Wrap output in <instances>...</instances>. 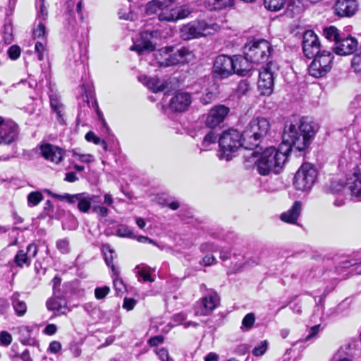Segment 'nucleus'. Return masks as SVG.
Wrapping results in <instances>:
<instances>
[{"label":"nucleus","mask_w":361,"mask_h":361,"mask_svg":"<svg viewBox=\"0 0 361 361\" xmlns=\"http://www.w3.org/2000/svg\"><path fill=\"white\" fill-rule=\"evenodd\" d=\"M242 133L235 130L229 129L224 131L219 139L220 147V159L229 161L232 159L234 154L240 147H244Z\"/></svg>","instance_id":"4"},{"label":"nucleus","mask_w":361,"mask_h":361,"mask_svg":"<svg viewBox=\"0 0 361 361\" xmlns=\"http://www.w3.org/2000/svg\"><path fill=\"white\" fill-rule=\"evenodd\" d=\"M267 157V153L264 150L262 152L252 151L245 157V164L247 167L255 166L257 172L262 176H267L271 173H275V168L272 162Z\"/></svg>","instance_id":"7"},{"label":"nucleus","mask_w":361,"mask_h":361,"mask_svg":"<svg viewBox=\"0 0 361 361\" xmlns=\"http://www.w3.org/2000/svg\"><path fill=\"white\" fill-rule=\"evenodd\" d=\"M317 132V126L307 118L293 117L285 126L282 145L288 146V151L305 150Z\"/></svg>","instance_id":"1"},{"label":"nucleus","mask_w":361,"mask_h":361,"mask_svg":"<svg viewBox=\"0 0 361 361\" xmlns=\"http://www.w3.org/2000/svg\"><path fill=\"white\" fill-rule=\"evenodd\" d=\"M317 176V171L311 164H303L295 176V187L302 191L310 190L315 183Z\"/></svg>","instance_id":"8"},{"label":"nucleus","mask_w":361,"mask_h":361,"mask_svg":"<svg viewBox=\"0 0 361 361\" xmlns=\"http://www.w3.org/2000/svg\"><path fill=\"white\" fill-rule=\"evenodd\" d=\"M191 102V96L189 93L180 92L171 99L169 108L174 111L183 112L188 109Z\"/></svg>","instance_id":"22"},{"label":"nucleus","mask_w":361,"mask_h":361,"mask_svg":"<svg viewBox=\"0 0 361 361\" xmlns=\"http://www.w3.org/2000/svg\"><path fill=\"white\" fill-rule=\"evenodd\" d=\"M153 32L145 31L140 35V39L131 47L130 49L137 51L139 54L152 51L155 45L152 43Z\"/></svg>","instance_id":"19"},{"label":"nucleus","mask_w":361,"mask_h":361,"mask_svg":"<svg viewBox=\"0 0 361 361\" xmlns=\"http://www.w3.org/2000/svg\"><path fill=\"white\" fill-rule=\"evenodd\" d=\"M210 10H219L225 7L232 6L234 0H207Z\"/></svg>","instance_id":"33"},{"label":"nucleus","mask_w":361,"mask_h":361,"mask_svg":"<svg viewBox=\"0 0 361 361\" xmlns=\"http://www.w3.org/2000/svg\"><path fill=\"white\" fill-rule=\"evenodd\" d=\"M136 304V300L133 298H125L123 307L127 310H132Z\"/></svg>","instance_id":"61"},{"label":"nucleus","mask_w":361,"mask_h":361,"mask_svg":"<svg viewBox=\"0 0 361 361\" xmlns=\"http://www.w3.org/2000/svg\"><path fill=\"white\" fill-rule=\"evenodd\" d=\"M244 54L252 63H262L271 54V45L265 39H252L245 44Z\"/></svg>","instance_id":"6"},{"label":"nucleus","mask_w":361,"mask_h":361,"mask_svg":"<svg viewBox=\"0 0 361 361\" xmlns=\"http://www.w3.org/2000/svg\"><path fill=\"white\" fill-rule=\"evenodd\" d=\"M156 57L160 66L164 67L192 62L195 59L193 51L186 47L176 49L171 47L161 48L156 54Z\"/></svg>","instance_id":"2"},{"label":"nucleus","mask_w":361,"mask_h":361,"mask_svg":"<svg viewBox=\"0 0 361 361\" xmlns=\"http://www.w3.org/2000/svg\"><path fill=\"white\" fill-rule=\"evenodd\" d=\"M302 49L305 55L312 59L319 54L320 43L316 34L312 30L305 32L302 39Z\"/></svg>","instance_id":"14"},{"label":"nucleus","mask_w":361,"mask_h":361,"mask_svg":"<svg viewBox=\"0 0 361 361\" xmlns=\"http://www.w3.org/2000/svg\"><path fill=\"white\" fill-rule=\"evenodd\" d=\"M267 157L274 165L275 173H279L286 163L289 154L288 146L281 144L278 148L269 147L264 149Z\"/></svg>","instance_id":"12"},{"label":"nucleus","mask_w":361,"mask_h":361,"mask_svg":"<svg viewBox=\"0 0 361 361\" xmlns=\"http://www.w3.org/2000/svg\"><path fill=\"white\" fill-rule=\"evenodd\" d=\"M163 0H152L145 6V13L147 15L157 14L160 12Z\"/></svg>","instance_id":"35"},{"label":"nucleus","mask_w":361,"mask_h":361,"mask_svg":"<svg viewBox=\"0 0 361 361\" xmlns=\"http://www.w3.org/2000/svg\"><path fill=\"white\" fill-rule=\"evenodd\" d=\"M93 212H96L102 217H105L109 214V209L103 206L95 205L92 207Z\"/></svg>","instance_id":"58"},{"label":"nucleus","mask_w":361,"mask_h":361,"mask_svg":"<svg viewBox=\"0 0 361 361\" xmlns=\"http://www.w3.org/2000/svg\"><path fill=\"white\" fill-rule=\"evenodd\" d=\"M302 208V202L300 201H295L290 209L281 214V220L288 224H296L300 215Z\"/></svg>","instance_id":"25"},{"label":"nucleus","mask_w":361,"mask_h":361,"mask_svg":"<svg viewBox=\"0 0 361 361\" xmlns=\"http://www.w3.org/2000/svg\"><path fill=\"white\" fill-rule=\"evenodd\" d=\"M324 36L329 40L334 42L335 44L336 41L340 38V35L338 29L334 26H330L328 27H325L323 30Z\"/></svg>","instance_id":"36"},{"label":"nucleus","mask_w":361,"mask_h":361,"mask_svg":"<svg viewBox=\"0 0 361 361\" xmlns=\"http://www.w3.org/2000/svg\"><path fill=\"white\" fill-rule=\"evenodd\" d=\"M25 252H27V255L29 256L30 259L34 258L37 253V247L36 245L33 243L29 244L27 247Z\"/></svg>","instance_id":"59"},{"label":"nucleus","mask_w":361,"mask_h":361,"mask_svg":"<svg viewBox=\"0 0 361 361\" xmlns=\"http://www.w3.org/2000/svg\"><path fill=\"white\" fill-rule=\"evenodd\" d=\"M345 187L350 190V195L357 201L361 200V169L356 167L348 175L345 181Z\"/></svg>","instance_id":"16"},{"label":"nucleus","mask_w":361,"mask_h":361,"mask_svg":"<svg viewBox=\"0 0 361 361\" xmlns=\"http://www.w3.org/2000/svg\"><path fill=\"white\" fill-rule=\"evenodd\" d=\"M20 48L17 45H12L8 50V54L11 60H16L20 55Z\"/></svg>","instance_id":"50"},{"label":"nucleus","mask_w":361,"mask_h":361,"mask_svg":"<svg viewBox=\"0 0 361 361\" xmlns=\"http://www.w3.org/2000/svg\"><path fill=\"white\" fill-rule=\"evenodd\" d=\"M116 235L119 237L129 238L132 239L136 238L134 232L126 225H121L116 231Z\"/></svg>","instance_id":"42"},{"label":"nucleus","mask_w":361,"mask_h":361,"mask_svg":"<svg viewBox=\"0 0 361 361\" xmlns=\"http://www.w3.org/2000/svg\"><path fill=\"white\" fill-rule=\"evenodd\" d=\"M53 197L59 200H66L70 204L78 203V209L80 212L87 213L91 207V203L94 200V195H87L85 193H78L70 195L65 193L64 195H53Z\"/></svg>","instance_id":"13"},{"label":"nucleus","mask_w":361,"mask_h":361,"mask_svg":"<svg viewBox=\"0 0 361 361\" xmlns=\"http://www.w3.org/2000/svg\"><path fill=\"white\" fill-rule=\"evenodd\" d=\"M216 262V258L213 255H206L202 259L200 264H204L205 267L210 266Z\"/></svg>","instance_id":"63"},{"label":"nucleus","mask_w":361,"mask_h":361,"mask_svg":"<svg viewBox=\"0 0 361 361\" xmlns=\"http://www.w3.org/2000/svg\"><path fill=\"white\" fill-rule=\"evenodd\" d=\"M250 90V85L246 80H242L239 82L237 92L240 94H245Z\"/></svg>","instance_id":"56"},{"label":"nucleus","mask_w":361,"mask_h":361,"mask_svg":"<svg viewBox=\"0 0 361 361\" xmlns=\"http://www.w3.org/2000/svg\"><path fill=\"white\" fill-rule=\"evenodd\" d=\"M219 27L215 23H207L204 20H196L182 26L180 36L183 40H190L212 34Z\"/></svg>","instance_id":"5"},{"label":"nucleus","mask_w":361,"mask_h":361,"mask_svg":"<svg viewBox=\"0 0 361 361\" xmlns=\"http://www.w3.org/2000/svg\"><path fill=\"white\" fill-rule=\"evenodd\" d=\"M255 322L254 313L247 314L243 319L241 329L243 331H249L252 329Z\"/></svg>","instance_id":"41"},{"label":"nucleus","mask_w":361,"mask_h":361,"mask_svg":"<svg viewBox=\"0 0 361 361\" xmlns=\"http://www.w3.org/2000/svg\"><path fill=\"white\" fill-rule=\"evenodd\" d=\"M219 302V297L213 290L198 300L194 307L195 314L200 316H206L216 307Z\"/></svg>","instance_id":"11"},{"label":"nucleus","mask_w":361,"mask_h":361,"mask_svg":"<svg viewBox=\"0 0 361 361\" xmlns=\"http://www.w3.org/2000/svg\"><path fill=\"white\" fill-rule=\"evenodd\" d=\"M4 40L5 44H9L13 41V36H12V27L11 25H5L4 26Z\"/></svg>","instance_id":"54"},{"label":"nucleus","mask_w":361,"mask_h":361,"mask_svg":"<svg viewBox=\"0 0 361 361\" xmlns=\"http://www.w3.org/2000/svg\"><path fill=\"white\" fill-rule=\"evenodd\" d=\"M138 80L153 92L163 91L166 88L164 82L156 77L149 78L142 75L138 78Z\"/></svg>","instance_id":"27"},{"label":"nucleus","mask_w":361,"mask_h":361,"mask_svg":"<svg viewBox=\"0 0 361 361\" xmlns=\"http://www.w3.org/2000/svg\"><path fill=\"white\" fill-rule=\"evenodd\" d=\"M19 295L16 293L12 295V305L16 314L19 317L24 315L27 311L26 303L18 299Z\"/></svg>","instance_id":"31"},{"label":"nucleus","mask_w":361,"mask_h":361,"mask_svg":"<svg viewBox=\"0 0 361 361\" xmlns=\"http://www.w3.org/2000/svg\"><path fill=\"white\" fill-rule=\"evenodd\" d=\"M351 66L353 72L361 76V52L354 56L352 59Z\"/></svg>","instance_id":"46"},{"label":"nucleus","mask_w":361,"mask_h":361,"mask_svg":"<svg viewBox=\"0 0 361 361\" xmlns=\"http://www.w3.org/2000/svg\"><path fill=\"white\" fill-rule=\"evenodd\" d=\"M61 349V345L59 341H52L49 344V350L52 353H56Z\"/></svg>","instance_id":"64"},{"label":"nucleus","mask_w":361,"mask_h":361,"mask_svg":"<svg viewBox=\"0 0 361 361\" xmlns=\"http://www.w3.org/2000/svg\"><path fill=\"white\" fill-rule=\"evenodd\" d=\"M200 250L202 252H208V251L215 252V251H216V247L212 243H204L201 244V245L200 247Z\"/></svg>","instance_id":"60"},{"label":"nucleus","mask_w":361,"mask_h":361,"mask_svg":"<svg viewBox=\"0 0 361 361\" xmlns=\"http://www.w3.org/2000/svg\"><path fill=\"white\" fill-rule=\"evenodd\" d=\"M30 262L31 259L23 250H20L14 257V262L19 267H23L25 264L29 266Z\"/></svg>","instance_id":"34"},{"label":"nucleus","mask_w":361,"mask_h":361,"mask_svg":"<svg viewBox=\"0 0 361 361\" xmlns=\"http://www.w3.org/2000/svg\"><path fill=\"white\" fill-rule=\"evenodd\" d=\"M109 287L106 286L95 288L94 295L96 298L98 300L104 298L109 293Z\"/></svg>","instance_id":"49"},{"label":"nucleus","mask_w":361,"mask_h":361,"mask_svg":"<svg viewBox=\"0 0 361 361\" xmlns=\"http://www.w3.org/2000/svg\"><path fill=\"white\" fill-rule=\"evenodd\" d=\"M267 348V341H262L258 344L257 346H255L252 349V354L255 356H261L266 352Z\"/></svg>","instance_id":"48"},{"label":"nucleus","mask_w":361,"mask_h":361,"mask_svg":"<svg viewBox=\"0 0 361 361\" xmlns=\"http://www.w3.org/2000/svg\"><path fill=\"white\" fill-rule=\"evenodd\" d=\"M137 271V276L138 277V281H142L143 282H153L154 279L151 277L149 270L147 267H142L141 265H137L135 267Z\"/></svg>","instance_id":"37"},{"label":"nucleus","mask_w":361,"mask_h":361,"mask_svg":"<svg viewBox=\"0 0 361 361\" xmlns=\"http://www.w3.org/2000/svg\"><path fill=\"white\" fill-rule=\"evenodd\" d=\"M232 59L233 64V72L240 75H245L252 69V61L250 59L243 56H235Z\"/></svg>","instance_id":"24"},{"label":"nucleus","mask_w":361,"mask_h":361,"mask_svg":"<svg viewBox=\"0 0 361 361\" xmlns=\"http://www.w3.org/2000/svg\"><path fill=\"white\" fill-rule=\"evenodd\" d=\"M42 200V195L39 192H32L27 196L29 204L32 206L38 204Z\"/></svg>","instance_id":"47"},{"label":"nucleus","mask_w":361,"mask_h":361,"mask_svg":"<svg viewBox=\"0 0 361 361\" xmlns=\"http://www.w3.org/2000/svg\"><path fill=\"white\" fill-rule=\"evenodd\" d=\"M47 30L44 22L42 20L38 21L33 29L32 36L34 39H39L41 40H46Z\"/></svg>","instance_id":"32"},{"label":"nucleus","mask_w":361,"mask_h":361,"mask_svg":"<svg viewBox=\"0 0 361 361\" xmlns=\"http://www.w3.org/2000/svg\"><path fill=\"white\" fill-rule=\"evenodd\" d=\"M47 40H41L36 42L35 45V52L37 54V57L39 61H42L44 55L47 53L46 49Z\"/></svg>","instance_id":"45"},{"label":"nucleus","mask_w":361,"mask_h":361,"mask_svg":"<svg viewBox=\"0 0 361 361\" xmlns=\"http://www.w3.org/2000/svg\"><path fill=\"white\" fill-rule=\"evenodd\" d=\"M216 88L214 85H212V88L207 90L200 98V101L203 104H210L217 96Z\"/></svg>","instance_id":"39"},{"label":"nucleus","mask_w":361,"mask_h":361,"mask_svg":"<svg viewBox=\"0 0 361 361\" xmlns=\"http://www.w3.org/2000/svg\"><path fill=\"white\" fill-rule=\"evenodd\" d=\"M192 12V9L185 5L176 8L175 21L188 17Z\"/></svg>","instance_id":"43"},{"label":"nucleus","mask_w":361,"mask_h":361,"mask_svg":"<svg viewBox=\"0 0 361 361\" xmlns=\"http://www.w3.org/2000/svg\"><path fill=\"white\" fill-rule=\"evenodd\" d=\"M218 135L212 130H209L204 136L202 142V147L204 150L210 149L211 145H214L217 140Z\"/></svg>","instance_id":"38"},{"label":"nucleus","mask_w":361,"mask_h":361,"mask_svg":"<svg viewBox=\"0 0 361 361\" xmlns=\"http://www.w3.org/2000/svg\"><path fill=\"white\" fill-rule=\"evenodd\" d=\"M174 0H163L158 18L161 21L175 22L176 8Z\"/></svg>","instance_id":"26"},{"label":"nucleus","mask_w":361,"mask_h":361,"mask_svg":"<svg viewBox=\"0 0 361 361\" xmlns=\"http://www.w3.org/2000/svg\"><path fill=\"white\" fill-rule=\"evenodd\" d=\"M358 42L353 37L339 38L334 44V50L336 54L345 56L353 54L357 49Z\"/></svg>","instance_id":"21"},{"label":"nucleus","mask_w":361,"mask_h":361,"mask_svg":"<svg viewBox=\"0 0 361 361\" xmlns=\"http://www.w3.org/2000/svg\"><path fill=\"white\" fill-rule=\"evenodd\" d=\"M74 156L78 157L79 161L84 162V163H90V162L92 161V159H93L92 155H91L90 154H78L76 152H74Z\"/></svg>","instance_id":"62"},{"label":"nucleus","mask_w":361,"mask_h":361,"mask_svg":"<svg viewBox=\"0 0 361 361\" xmlns=\"http://www.w3.org/2000/svg\"><path fill=\"white\" fill-rule=\"evenodd\" d=\"M273 63H269L259 72L258 89L261 94L270 95L274 89V71Z\"/></svg>","instance_id":"10"},{"label":"nucleus","mask_w":361,"mask_h":361,"mask_svg":"<svg viewBox=\"0 0 361 361\" xmlns=\"http://www.w3.org/2000/svg\"><path fill=\"white\" fill-rule=\"evenodd\" d=\"M214 74L216 77L226 78L233 72V64L231 57L220 55L216 57L214 63Z\"/></svg>","instance_id":"15"},{"label":"nucleus","mask_w":361,"mask_h":361,"mask_svg":"<svg viewBox=\"0 0 361 361\" xmlns=\"http://www.w3.org/2000/svg\"><path fill=\"white\" fill-rule=\"evenodd\" d=\"M57 249L62 253L69 252V242L66 239L59 240L56 242Z\"/></svg>","instance_id":"52"},{"label":"nucleus","mask_w":361,"mask_h":361,"mask_svg":"<svg viewBox=\"0 0 361 361\" xmlns=\"http://www.w3.org/2000/svg\"><path fill=\"white\" fill-rule=\"evenodd\" d=\"M229 112V109L224 105L214 106L208 113L205 120L207 127L214 128L221 124Z\"/></svg>","instance_id":"18"},{"label":"nucleus","mask_w":361,"mask_h":361,"mask_svg":"<svg viewBox=\"0 0 361 361\" xmlns=\"http://www.w3.org/2000/svg\"><path fill=\"white\" fill-rule=\"evenodd\" d=\"M85 139L87 142H92L95 145H101L104 149V150L107 151V144L100 137L95 135V134L92 131H89L85 135Z\"/></svg>","instance_id":"44"},{"label":"nucleus","mask_w":361,"mask_h":361,"mask_svg":"<svg viewBox=\"0 0 361 361\" xmlns=\"http://www.w3.org/2000/svg\"><path fill=\"white\" fill-rule=\"evenodd\" d=\"M50 99V105L53 111L57 115V119L60 123L63 121V105L60 102L58 96L56 94H51L49 96Z\"/></svg>","instance_id":"30"},{"label":"nucleus","mask_w":361,"mask_h":361,"mask_svg":"<svg viewBox=\"0 0 361 361\" xmlns=\"http://www.w3.org/2000/svg\"><path fill=\"white\" fill-rule=\"evenodd\" d=\"M361 262V255L359 252H355L350 257H343L338 264L336 267L337 271H341L343 269L349 268L352 266H355Z\"/></svg>","instance_id":"29"},{"label":"nucleus","mask_w":361,"mask_h":361,"mask_svg":"<svg viewBox=\"0 0 361 361\" xmlns=\"http://www.w3.org/2000/svg\"><path fill=\"white\" fill-rule=\"evenodd\" d=\"M269 123L265 118H253L242 133L244 148L253 149L269 130Z\"/></svg>","instance_id":"3"},{"label":"nucleus","mask_w":361,"mask_h":361,"mask_svg":"<svg viewBox=\"0 0 361 361\" xmlns=\"http://www.w3.org/2000/svg\"><path fill=\"white\" fill-rule=\"evenodd\" d=\"M286 1V0H264V4L267 9L276 11L284 6Z\"/></svg>","instance_id":"40"},{"label":"nucleus","mask_w":361,"mask_h":361,"mask_svg":"<svg viewBox=\"0 0 361 361\" xmlns=\"http://www.w3.org/2000/svg\"><path fill=\"white\" fill-rule=\"evenodd\" d=\"M320 330H321L320 324H317V325L312 326L310 329V332H309L308 335L306 336L305 340L309 341V340H311L312 338L316 337Z\"/></svg>","instance_id":"57"},{"label":"nucleus","mask_w":361,"mask_h":361,"mask_svg":"<svg viewBox=\"0 0 361 361\" xmlns=\"http://www.w3.org/2000/svg\"><path fill=\"white\" fill-rule=\"evenodd\" d=\"M313 58L308 68L310 75L314 78L326 75L332 68L333 54L330 51H323Z\"/></svg>","instance_id":"9"},{"label":"nucleus","mask_w":361,"mask_h":361,"mask_svg":"<svg viewBox=\"0 0 361 361\" xmlns=\"http://www.w3.org/2000/svg\"><path fill=\"white\" fill-rule=\"evenodd\" d=\"M344 184L343 183H341L338 180H334L331 181L329 189L332 193H339L341 192L343 189L344 188Z\"/></svg>","instance_id":"51"},{"label":"nucleus","mask_w":361,"mask_h":361,"mask_svg":"<svg viewBox=\"0 0 361 361\" xmlns=\"http://www.w3.org/2000/svg\"><path fill=\"white\" fill-rule=\"evenodd\" d=\"M156 354L159 356L161 361H169L171 360L169 355V352L166 348H161L156 350Z\"/></svg>","instance_id":"55"},{"label":"nucleus","mask_w":361,"mask_h":361,"mask_svg":"<svg viewBox=\"0 0 361 361\" xmlns=\"http://www.w3.org/2000/svg\"><path fill=\"white\" fill-rule=\"evenodd\" d=\"M359 8L357 0H337L334 5L335 13L341 17H350Z\"/></svg>","instance_id":"20"},{"label":"nucleus","mask_w":361,"mask_h":361,"mask_svg":"<svg viewBox=\"0 0 361 361\" xmlns=\"http://www.w3.org/2000/svg\"><path fill=\"white\" fill-rule=\"evenodd\" d=\"M40 154L47 161L54 164H59L63 159L64 150L49 143H42L40 147Z\"/></svg>","instance_id":"17"},{"label":"nucleus","mask_w":361,"mask_h":361,"mask_svg":"<svg viewBox=\"0 0 361 361\" xmlns=\"http://www.w3.org/2000/svg\"><path fill=\"white\" fill-rule=\"evenodd\" d=\"M18 135V126L11 120H8L0 128V145H10L16 138Z\"/></svg>","instance_id":"23"},{"label":"nucleus","mask_w":361,"mask_h":361,"mask_svg":"<svg viewBox=\"0 0 361 361\" xmlns=\"http://www.w3.org/2000/svg\"><path fill=\"white\" fill-rule=\"evenodd\" d=\"M12 342V336L7 331H3L0 333V343L4 345H8Z\"/></svg>","instance_id":"53"},{"label":"nucleus","mask_w":361,"mask_h":361,"mask_svg":"<svg viewBox=\"0 0 361 361\" xmlns=\"http://www.w3.org/2000/svg\"><path fill=\"white\" fill-rule=\"evenodd\" d=\"M46 305L49 310L54 312L57 314H63L69 311L65 300L59 298H49L47 301Z\"/></svg>","instance_id":"28"}]
</instances>
